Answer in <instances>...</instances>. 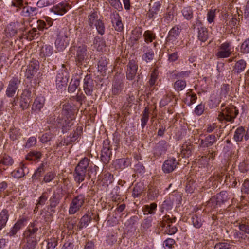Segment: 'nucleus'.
<instances>
[{
    "instance_id": "obj_1",
    "label": "nucleus",
    "mask_w": 249,
    "mask_h": 249,
    "mask_svg": "<svg viewBox=\"0 0 249 249\" xmlns=\"http://www.w3.org/2000/svg\"><path fill=\"white\" fill-rule=\"evenodd\" d=\"M90 160L87 157L82 158L76 166L74 171V180L78 183H80L85 180L86 175L90 178L94 173L96 175V171L98 167L96 165L92 166L90 164Z\"/></svg>"
},
{
    "instance_id": "obj_2",
    "label": "nucleus",
    "mask_w": 249,
    "mask_h": 249,
    "mask_svg": "<svg viewBox=\"0 0 249 249\" xmlns=\"http://www.w3.org/2000/svg\"><path fill=\"white\" fill-rule=\"evenodd\" d=\"M55 29L54 31L56 32V38L55 41V46L59 52L63 51L69 44L70 33L66 27H61L62 21L55 19L54 20Z\"/></svg>"
},
{
    "instance_id": "obj_3",
    "label": "nucleus",
    "mask_w": 249,
    "mask_h": 249,
    "mask_svg": "<svg viewBox=\"0 0 249 249\" xmlns=\"http://www.w3.org/2000/svg\"><path fill=\"white\" fill-rule=\"evenodd\" d=\"M239 113L238 110L233 105H230L221 109L217 117L220 122L225 121L232 123Z\"/></svg>"
},
{
    "instance_id": "obj_4",
    "label": "nucleus",
    "mask_w": 249,
    "mask_h": 249,
    "mask_svg": "<svg viewBox=\"0 0 249 249\" xmlns=\"http://www.w3.org/2000/svg\"><path fill=\"white\" fill-rule=\"evenodd\" d=\"M87 201L84 194H80L73 196L69 205V213L73 215L78 212L84 206Z\"/></svg>"
},
{
    "instance_id": "obj_5",
    "label": "nucleus",
    "mask_w": 249,
    "mask_h": 249,
    "mask_svg": "<svg viewBox=\"0 0 249 249\" xmlns=\"http://www.w3.org/2000/svg\"><path fill=\"white\" fill-rule=\"evenodd\" d=\"M176 218L172 215L170 217L169 215H165L161 221L159 223L160 227L164 228V233L169 235H173L175 234L177 231V228L175 226H172V224L175 223Z\"/></svg>"
},
{
    "instance_id": "obj_6",
    "label": "nucleus",
    "mask_w": 249,
    "mask_h": 249,
    "mask_svg": "<svg viewBox=\"0 0 249 249\" xmlns=\"http://www.w3.org/2000/svg\"><path fill=\"white\" fill-rule=\"evenodd\" d=\"M233 49L231 42L225 41L218 47L215 56L217 59L228 58L231 55Z\"/></svg>"
},
{
    "instance_id": "obj_7",
    "label": "nucleus",
    "mask_w": 249,
    "mask_h": 249,
    "mask_svg": "<svg viewBox=\"0 0 249 249\" xmlns=\"http://www.w3.org/2000/svg\"><path fill=\"white\" fill-rule=\"evenodd\" d=\"M38 231L37 222L31 223L23 233L25 241L36 242V234Z\"/></svg>"
},
{
    "instance_id": "obj_8",
    "label": "nucleus",
    "mask_w": 249,
    "mask_h": 249,
    "mask_svg": "<svg viewBox=\"0 0 249 249\" xmlns=\"http://www.w3.org/2000/svg\"><path fill=\"white\" fill-rule=\"evenodd\" d=\"M69 76L68 72L63 69L59 70L57 73L55 84L58 89H65L69 81Z\"/></svg>"
},
{
    "instance_id": "obj_9",
    "label": "nucleus",
    "mask_w": 249,
    "mask_h": 249,
    "mask_svg": "<svg viewBox=\"0 0 249 249\" xmlns=\"http://www.w3.org/2000/svg\"><path fill=\"white\" fill-rule=\"evenodd\" d=\"M88 47L85 44H82L76 48L75 60L78 66H81L87 58Z\"/></svg>"
},
{
    "instance_id": "obj_10",
    "label": "nucleus",
    "mask_w": 249,
    "mask_h": 249,
    "mask_svg": "<svg viewBox=\"0 0 249 249\" xmlns=\"http://www.w3.org/2000/svg\"><path fill=\"white\" fill-rule=\"evenodd\" d=\"M233 139L237 143L243 142V140L248 141L249 139V128L245 129V127L239 126L234 131Z\"/></svg>"
},
{
    "instance_id": "obj_11",
    "label": "nucleus",
    "mask_w": 249,
    "mask_h": 249,
    "mask_svg": "<svg viewBox=\"0 0 249 249\" xmlns=\"http://www.w3.org/2000/svg\"><path fill=\"white\" fill-rule=\"evenodd\" d=\"M32 89L31 88L26 89L21 95L20 106L23 110L28 108L32 97Z\"/></svg>"
},
{
    "instance_id": "obj_12",
    "label": "nucleus",
    "mask_w": 249,
    "mask_h": 249,
    "mask_svg": "<svg viewBox=\"0 0 249 249\" xmlns=\"http://www.w3.org/2000/svg\"><path fill=\"white\" fill-rule=\"evenodd\" d=\"M138 69L137 62L133 59L129 60L126 69V76L127 79L132 80L136 76Z\"/></svg>"
},
{
    "instance_id": "obj_13",
    "label": "nucleus",
    "mask_w": 249,
    "mask_h": 249,
    "mask_svg": "<svg viewBox=\"0 0 249 249\" xmlns=\"http://www.w3.org/2000/svg\"><path fill=\"white\" fill-rule=\"evenodd\" d=\"M20 83V80L17 77H13L10 80L6 91L7 97H12L14 96Z\"/></svg>"
},
{
    "instance_id": "obj_14",
    "label": "nucleus",
    "mask_w": 249,
    "mask_h": 249,
    "mask_svg": "<svg viewBox=\"0 0 249 249\" xmlns=\"http://www.w3.org/2000/svg\"><path fill=\"white\" fill-rule=\"evenodd\" d=\"M168 144L164 140L157 143L153 148V154L156 157H159L165 154L168 148Z\"/></svg>"
},
{
    "instance_id": "obj_15",
    "label": "nucleus",
    "mask_w": 249,
    "mask_h": 249,
    "mask_svg": "<svg viewBox=\"0 0 249 249\" xmlns=\"http://www.w3.org/2000/svg\"><path fill=\"white\" fill-rule=\"evenodd\" d=\"M94 88L93 79L89 75H87L83 82V89L87 96H91Z\"/></svg>"
},
{
    "instance_id": "obj_16",
    "label": "nucleus",
    "mask_w": 249,
    "mask_h": 249,
    "mask_svg": "<svg viewBox=\"0 0 249 249\" xmlns=\"http://www.w3.org/2000/svg\"><path fill=\"white\" fill-rule=\"evenodd\" d=\"M38 68V61L35 59H32L26 70L25 76L29 79L32 78L36 73Z\"/></svg>"
},
{
    "instance_id": "obj_17",
    "label": "nucleus",
    "mask_w": 249,
    "mask_h": 249,
    "mask_svg": "<svg viewBox=\"0 0 249 249\" xmlns=\"http://www.w3.org/2000/svg\"><path fill=\"white\" fill-rule=\"evenodd\" d=\"M178 164L175 158H169L166 160L162 165V170L165 173L172 172Z\"/></svg>"
},
{
    "instance_id": "obj_18",
    "label": "nucleus",
    "mask_w": 249,
    "mask_h": 249,
    "mask_svg": "<svg viewBox=\"0 0 249 249\" xmlns=\"http://www.w3.org/2000/svg\"><path fill=\"white\" fill-rule=\"evenodd\" d=\"M71 8V6L69 3L66 2H62L54 6L51 9V11L57 15H63Z\"/></svg>"
},
{
    "instance_id": "obj_19",
    "label": "nucleus",
    "mask_w": 249,
    "mask_h": 249,
    "mask_svg": "<svg viewBox=\"0 0 249 249\" xmlns=\"http://www.w3.org/2000/svg\"><path fill=\"white\" fill-rule=\"evenodd\" d=\"M45 100L43 96L41 95L37 96L34 100L32 105V110L34 112L38 113L43 107Z\"/></svg>"
},
{
    "instance_id": "obj_20",
    "label": "nucleus",
    "mask_w": 249,
    "mask_h": 249,
    "mask_svg": "<svg viewBox=\"0 0 249 249\" xmlns=\"http://www.w3.org/2000/svg\"><path fill=\"white\" fill-rule=\"evenodd\" d=\"M216 142V138L214 134L208 135L204 139H201L199 143L201 148L209 147Z\"/></svg>"
},
{
    "instance_id": "obj_21",
    "label": "nucleus",
    "mask_w": 249,
    "mask_h": 249,
    "mask_svg": "<svg viewBox=\"0 0 249 249\" xmlns=\"http://www.w3.org/2000/svg\"><path fill=\"white\" fill-rule=\"evenodd\" d=\"M20 26L21 24L18 22L9 23L6 29L7 36L9 37L14 36L17 34L18 29L20 30L22 29Z\"/></svg>"
},
{
    "instance_id": "obj_22",
    "label": "nucleus",
    "mask_w": 249,
    "mask_h": 249,
    "mask_svg": "<svg viewBox=\"0 0 249 249\" xmlns=\"http://www.w3.org/2000/svg\"><path fill=\"white\" fill-rule=\"evenodd\" d=\"M142 52L144 53L142 56V58L144 61L149 62L153 59L154 53L150 47L143 45L142 46Z\"/></svg>"
},
{
    "instance_id": "obj_23",
    "label": "nucleus",
    "mask_w": 249,
    "mask_h": 249,
    "mask_svg": "<svg viewBox=\"0 0 249 249\" xmlns=\"http://www.w3.org/2000/svg\"><path fill=\"white\" fill-rule=\"evenodd\" d=\"M114 164L116 169H124L129 166L131 162L129 159L122 158L117 159L114 161Z\"/></svg>"
},
{
    "instance_id": "obj_24",
    "label": "nucleus",
    "mask_w": 249,
    "mask_h": 249,
    "mask_svg": "<svg viewBox=\"0 0 249 249\" xmlns=\"http://www.w3.org/2000/svg\"><path fill=\"white\" fill-rule=\"evenodd\" d=\"M26 221L25 218H21L18 220L8 233V235L10 237L14 236L24 226V223Z\"/></svg>"
},
{
    "instance_id": "obj_25",
    "label": "nucleus",
    "mask_w": 249,
    "mask_h": 249,
    "mask_svg": "<svg viewBox=\"0 0 249 249\" xmlns=\"http://www.w3.org/2000/svg\"><path fill=\"white\" fill-rule=\"evenodd\" d=\"M247 67V63L244 59H240L236 62L233 67L232 72L235 74H240L243 72Z\"/></svg>"
},
{
    "instance_id": "obj_26",
    "label": "nucleus",
    "mask_w": 249,
    "mask_h": 249,
    "mask_svg": "<svg viewBox=\"0 0 249 249\" xmlns=\"http://www.w3.org/2000/svg\"><path fill=\"white\" fill-rule=\"evenodd\" d=\"M197 38L201 42H206L209 38V33L207 28L200 26L197 28Z\"/></svg>"
},
{
    "instance_id": "obj_27",
    "label": "nucleus",
    "mask_w": 249,
    "mask_h": 249,
    "mask_svg": "<svg viewBox=\"0 0 249 249\" xmlns=\"http://www.w3.org/2000/svg\"><path fill=\"white\" fill-rule=\"evenodd\" d=\"M101 18L99 14L96 11H91L89 14L87 18V22L89 27L91 28L93 27L94 24L96 23Z\"/></svg>"
},
{
    "instance_id": "obj_28",
    "label": "nucleus",
    "mask_w": 249,
    "mask_h": 249,
    "mask_svg": "<svg viewBox=\"0 0 249 249\" xmlns=\"http://www.w3.org/2000/svg\"><path fill=\"white\" fill-rule=\"evenodd\" d=\"M28 173V169L26 168L25 164L21 163L20 167L13 171L12 175L15 178H18L23 177Z\"/></svg>"
},
{
    "instance_id": "obj_29",
    "label": "nucleus",
    "mask_w": 249,
    "mask_h": 249,
    "mask_svg": "<svg viewBox=\"0 0 249 249\" xmlns=\"http://www.w3.org/2000/svg\"><path fill=\"white\" fill-rule=\"evenodd\" d=\"M181 31V27L179 25H176L169 32L167 39L168 40H174L179 36Z\"/></svg>"
},
{
    "instance_id": "obj_30",
    "label": "nucleus",
    "mask_w": 249,
    "mask_h": 249,
    "mask_svg": "<svg viewBox=\"0 0 249 249\" xmlns=\"http://www.w3.org/2000/svg\"><path fill=\"white\" fill-rule=\"evenodd\" d=\"M142 35V29L141 28L137 27L132 31L130 36V41L134 45L141 38Z\"/></svg>"
},
{
    "instance_id": "obj_31",
    "label": "nucleus",
    "mask_w": 249,
    "mask_h": 249,
    "mask_svg": "<svg viewBox=\"0 0 249 249\" xmlns=\"http://www.w3.org/2000/svg\"><path fill=\"white\" fill-rule=\"evenodd\" d=\"M92 217L90 213H86L80 219L77 225L78 230H81L84 227H86L90 223Z\"/></svg>"
},
{
    "instance_id": "obj_32",
    "label": "nucleus",
    "mask_w": 249,
    "mask_h": 249,
    "mask_svg": "<svg viewBox=\"0 0 249 249\" xmlns=\"http://www.w3.org/2000/svg\"><path fill=\"white\" fill-rule=\"evenodd\" d=\"M124 86V83L122 80H115L112 85V94L114 95H119L123 90Z\"/></svg>"
},
{
    "instance_id": "obj_33",
    "label": "nucleus",
    "mask_w": 249,
    "mask_h": 249,
    "mask_svg": "<svg viewBox=\"0 0 249 249\" xmlns=\"http://www.w3.org/2000/svg\"><path fill=\"white\" fill-rule=\"evenodd\" d=\"M160 7L161 4L160 2L158 1L155 2L153 6L150 8L147 13V17L150 19L154 18L155 16L158 14Z\"/></svg>"
},
{
    "instance_id": "obj_34",
    "label": "nucleus",
    "mask_w": 249,
    "mask_h": 249,
    "mask_svg": "<svg viewBox=\"0 0 249 249\" xmlns=\"http://www.w3.org/2000/svg\"><path fill=\"white\" fill-rule=\"evenodd\" d=\"M53 47L50 45H43L40 52V56L42 58H46V57L52 55L53 53Z\"/></svg>"
},
{
    "instance_id": "obj_35",
    "label": "nucleus",
    "mask_w": 249,
    "mask_h": 249,
    "mask_svg": "<svg viewBox=\"0 0 249 249\" xmlns=\"http://www.w3.org/2000/svg\"><path fill=\"white\" fill-rule=\"evenodd\" d=\"M8 134L10 140L13 141H18L22 136L20 129L15 127L10 128Z\"/></svg>"
},
{
    "instance_id": "obj_36",
    "label": "nucleus",
    "mask_w": 249,
    "mask_h": 249,
    "mask_svg": "<svg viewBox=\"0 0 249 249\" xmlns=\"http://www.w3.org/2000/svg\"><path fill=\"white\" fill-rule=\"evenodd\" d=\"M194 147L192 144L190 143H186L182 146L181 154L183 157L188 158L192 155V151Z\"/></svg>"
},
{
    "instance_id": "obj_37",
    "label": "nucleus",
    "mask_w": 249,
    "mask_h": 249,
    "mask_svg": "<svg viewBox=\"0 0 249 249\" xmlns=\"http://www.w3.org/2000/svg\"><path fill=\"white\" fill-rule=\"evenodd\" d=\"M112 156L111 149H102L101 160L104 164H107L111 160Z\"/></svg>"
},
{
    "instance_id": "obj_38",
    "label": "nucleus",
    "mask_w": 249,
    "mask_h": 249,
    "mask_svg": "<svg viewBox=\"0 0 249 249\" xmlns=\"http://www.w3.org/2000/svg\"><path fill=\"white\" fill-rule=\"evenodd\" d=\"M8 211L4 209L0 213V230H1L6 225L9 218Z\"/></svg>"
},
{
    "instance_id": "obj_39",
    "label": "nucleus",
    "mask_w": 249,
    "mask_h": 249,
    "mask_svg": "<svg viewBox=\"0 0 249 249\" xmlns=\"http://www.w3.org/2000/svg\"><path fill=\"white\" fill-rule=\"evenodd\" d=\"M83 133V128L82 127L78 126L74 131L73 133L67 137L69 139L71 144L75 142L79 138Z\"/></svg>"
},
{
    "instance_id": "obj_40",
    "label": "nucleus",
    "mask_w": 249,
    "mask_h": 249,
    "mask_svg": "<svg viewBox=\"0 0 249 249\" xmlns=\"http://www.w3.org/2000/svg\"><path fill=\"white\" fill-rule=\"evenodd\" d=\"M60 195L54 192L49 199L50 207L51 208H55L60 203Z\"/></svg>"
},
{
    "instance_id": "obj_41",
    "label": "nucleus",
    "mask_w": 249,
    "mask_h": 249,
    "mask_svg": "<svg viewBox=\"0 0 249 249\" xmlns=\"http://www.w3.org/2000/svg\"><path fill=\"white\" fill-rule=\"evenodd\" d=\"M108 61L105 57H101L98 62V71L101 73H105L107 70V65Z\"/></svg>"
},
{
    "instance_id": "obj_42",
    "label": "nucleus",
    "mask_w": 249,
    "mask_h": 249,
    "mask_svg": "<svg viewBox=\"0 0 249 249\" xmlns=\"http://www.w3.org/2000/svg\"><path fill=\"white\" fill-rule=\"evenodd\" d=\"M215 196L220 205L224 204L230 198L228 196L227 192L225 191L220 192L219 193L217 194Z\"/></svg>"
},
{
    "instance_id": "obj_43",
    "label": "nucleus",
    "mask_w": 249,
    "mask_h": 249,
    "mask_svg": "<svg viewBox=\"0 0 249 249\" xmlns=\"http://www.w3.org/2000/svg\"><path fill=\"white\" fill-rule=\"evenodd\" d=\"M157 207L156 203H152L149 205H145L142 208V210L145 214H154Z\"/></svg>"
},
{
    "instance_id": "obj_44",
    "label": "nucleus",
    "mask_w": 249,
    "mask_h": 249,
    "mask_svg": "<svg viewBox=\"0 0 249 249\" xmlns=\"http://www.w3.org/2000/svg\"><path fill=\"white\" fill-rule=\"evenodd\" d=\"M38 12V8L30 6L24 7L22 12L25 16L32 17L36 15Z\"/></svg>"
},
{
    "instance_id": "obj_45",
    "label": "nucleus",
    "mask_w": 249,
    "mask_h": 249,
    "mask_svg": "<svg viewBox=\"0 0 249 249\" xmlns=\"http://www.w3.org/2000/svg\"><path fill=\"white\" fill-rule=\"evenodd\" d=\"M239 229L240 231L249 235V221L243 218L239 223Z\"/></svg>"
},
{
    "instance_id": "obj_46",
    "label": "nucleus",
    "mask_w": 249,
    "mask_h": 249,
    "mask_svg": "<svg viewBox=\"0 0 249 249\" xmlns=\"http://www.w3.org/2000/svg\"><path fill=\"white\" fill-rule=\"evenodd\" d=\"M14 163V160L9 155L4 154L0 157V164L4 166H11Z\"/></svg>"
},
{
    "instance_id": "obj_47",
    "label": "nucleus",
    "mask_w": 249,
    "mask_h": 249,
    "mask_svg": "<svg viewBox=\"0 0 249 249\" xmlns=\"http://www.w3.org/2000/svg\"><path fill=\"white\" fill-rule=\"evenodd\" d=\"M93 43L98 51H102L106 47L105 40L99 36H96L94 38Z\"/></svg>"
},
{
    "instance_id": "obj_48",
    "label": "nucleus",
    "mask_w": 249,
    "mask_h": 249,
    "mask_svg": "<svg viewBox=\"0 0 249 249\" xmlns=\"http://www.w3.org/2000/svg\"><path fill=\"white\" fill-rule=\"evenodd\" d=\"M143 36L144 39V41L147 43L152 42L156 39V34L152 31L147 30L144 32Z\"/></svg>"
},
{
    "instance_id": "obj_49",
    "label": "nucleus",
    "mask_w": 249,
    "mask_h": 249,
    "mask_svg": "<svg viewBox=\"0 0 249 249\" xmlns=\"http://www.w3.org/2000/svg\"><path fill=\"white\" fill-rule=\"evenodd\" d=\"M120 188L117 186L114 187L111 192V199L113 201L118 202H120L121 199L120 192Z\"/></svg>"
},
{
    "instance_id": "obj_50",
    "label": "nucleus",
    "mask_w": 249,
    "mask_h": 249,
    "mask_svg": "<svg viewBox=\"0 0 249 249\" xmlns=\"http://www.w3.org/2000/svg\"><path fill=\"white\" fill-rule=\"evenodd\" d=\"M181 12L184 18L187 20H190L193 17V9L190 6H188L184 7Z\"/></svg>"
},
{
    "instance_id": "obj_51",
    "label": "nucleus",
    "mask_w": 249,
    "mask_h": 249,
    "mask_svg": "<svg viewBox=\"0 0 249 249\" xmlns=\"http://www.w3.org/2000/svg\"><path fill=\"white\" fill-rule=\"evenodd\" d=\"M197 99L196 95L195 93H192V90L186 93V98L185 99V103L188 106L194 104Z\"/></svg>"
},
{
    "instance_id": "obj_52",
    "label": "nucleus",
    "mask_w": 249,
    "mask_h": 249,
    "mask_svg": "<svg viewBox=\"0 0 249 249\" xmlns=\"http://www.w3.org/2000/svg\"><path fill=\"white\" fill-rule=\"evenodd\" d=\"M221 205L218 202L215 196H213L208 202L207 204V207L211 209V210H214Z\"/></svg>"
},
{
    "instance_id": "obj_53",
    "label": "nucleus",
    "mask_w": 249,
    "mask_h": 249,
    "mask_svg": "<svg viewBox=\"0 0 249 249\" xmlns=\"http://www.w3.org/2000/svg\"><path fill=\"white\" fill-rule=\"evenodd\" d=\"M173 202L170 198L165 199L161 206V212L163 213L164 211H169L172 209Z\"/></svg>"
},
{
    "instance_id": "obj_54",
    "label": "nucleus",
    "mask_w": 249,
    "mask_h": 249,
    "mask_svg": "<svg viewBox=\"0 0 249 249\" xmlns=\"http://www.w3.org/2000/svg\"><path fill=\"white\" fill-rule=\"evenodd\" d=\"M149 108L147 107H145L142 114V117L141 118V126L142 128H144L145 126L146 125L147 123L149 120Z\"/></svg>"
},
{
    "instance_id": "obj_55",
    "label": "nucleus",
    "mask_w": 249,
    "mask_h": 249,
    "mask_svg": "<svg viewBox=\"0 0 249 249\" xmlns=\"http://www.w3.org/2000/svg\"><path fill=\"white\" fill-rule=\"evenodd\" d=\"M93 26L95 27L98 33L103 35L105 33V25L104 21L101 18L96 23L94 24Z\"/></svg>"
},
{
    "instance_id": "obj_56",
    "label": "nucleus",
    "mask_w": 249,
    "mask_h": 249,
    "mask_svg": "<svg viewBox=\"0 0 249 249\" xmlns=\"http://www.w3.org/2000/svg\"><path fill=\"white\" fill-rule=\"evenodd\" d=\"M186 86V82L184 80L178 79L174 84V88L177 91L182 90Z\"/></svg>"
},
{
    "instance_id": "obj_57",
    "label": "nucleus",
    "mask_w": 249,
    "mask_h": 249,
    "mask_svg": "<svg viewBox=\"0 0 249 249\" xmlns=\"http://www.w3.org/2000/svg\"><path fill=\"white\" fill-rule=\"evenodd\" d=\"M230 85L228 84H223L221 86L220 96V98H226L230 92Z\"/></svg>"
},
{
    "instance_id": "obj_58",
    "label": "nucleus",
    "mask_w": 249,
    "mask_h": 249,
    "mask_svg": "<svg viewBox=\"0 0 249 249\" xmlns=\"http://www.w3.org/2000/svg\"><path fill=\"white\" fill-rule=\"evenodd\" d=\"M80 85V80L78 79H72L68 87V91L70 93L74 92Z\"/></svg>"
},
{
    "instance_id": "obj_59",
    "label": "nucleus",
    "mask_w": 249,
    "mask_h": 249,
    "mask_svg": "<svg viewBox=\"0 0 249 249\" xmlns=\"http://www.w3.org/2000/svg\"><path fill=\"white\" fill-rule=\"evenodd\" d=\"M41 157V153L38 151H33L29 152L26 157V159L29 160H35Z\"/></svg>"
},
{
    "instance_id": "obj_60",
    "label": "nucleus",
    "mask_w": 249,
    "mask_h": 249,
    "mask_svg": "<svg viewBox=\"0 0 249 249\" xmlns=\"http://www.w3.org/2000/svg\"><path fill=\"white\" fill-rule=\"evenodd\" d=\"M192 223L193 226L196 228H200L203 224V221L200 217L197 215H194L192 216Z\"/></svg>"
},
{
    "instance_id": "obj_61",
    "label": "nucleus",
    "mask_w": 249,
    "mask_h": 249,
    "mask_svg": "<svg viewBox=\"0 0 249 249\" xmlns=\"http://www.w3.org/2000/svg\"><path fill=\"white\" fill-rule=\"evenodd\" d=\"M48 194L46 192L43 193L41 196L39 197V199L36 204L35 209H38L40 206L44 205L48 199Z\"/></svg>"
},
{
    "instance_id": "obj_62",
    "label": "nucleus",
    "mask_w": 249,
    "mask_h": 249,
    "mask_svg": "<svg viewBox=\"0 0 249 249\" xmlns=\"http://www.w3.org/2000/svg\"><path fill=\"white\" fill-rule=\"evenodd\" d=\"M73 125V122L72 121V119L65 120L62 125L63 133H64L68 131Z\"/></svg>"
},
{
    "instance_id": "obj_63",
    "label": "nucleus",
    "mask_w": 249,
    "mask_h": 249,
    "mask_svg": "<svg viewBox=\"0 0 249 249\" xmlns=\"http://www.w3.org/2000/svg\"><path fill=\"white\" fill-rule=\"evenodd\" d=\"M221 100L219 98L216 97L215 95H212L210 97V100L209 102V105L210 108H214L220 103Z\"/></svg>"
},
{
    "instance_id": "obj_64",
    "label": "nucleus",
    "mask_w": 249,
    "mask_h": 249,
    "mask_svg": "<svg viewBox=\"0 0 249 249\" xmlns=\"http://www.w3.org/2000/svg\"><path fill=\"white\" fill-rule=\"evenodd\" d=\"M240 51L243 54L249 53V38L246 39L241 44Z\"/></svg>"
}]
</instances>
